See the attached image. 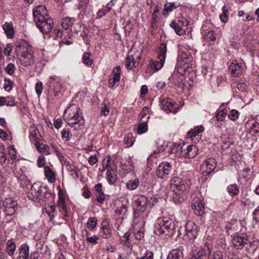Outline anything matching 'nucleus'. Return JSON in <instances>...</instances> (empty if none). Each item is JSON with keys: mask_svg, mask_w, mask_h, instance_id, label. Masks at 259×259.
<instances>
[{"mask_svg": "<svg viewBox=\"0 0 259 259\" xmlns=\"http://www.w3.org/2000/svg\"><path fill=\"white\" fill-rule=\"evenodd\" d=\"M33 19L37 27L44 34L49 33L53 28L54 21L49 17L44 5H39L33 9Z\"/></svg>", "mask_w": 259, "mask_h": 259, "instance_id": "obj_1", "label": "nucleus"}, {"mask_svg": "<svg viewBox=\"0 0 259 259\" xmlns=\"http://www.w3.org/2000/svg\"><path fill=\"white\" fill-rule=\"evenodd\" d=\"M17 53H21L19 61L21 65L24 67L31 66L35 62L33 50L32 46L25 40H21L16 45Z\"/></svg>", "mask_w": 259, "mask_h": 259, "instance_id": "obj_2", "label": "nucleus"}, {"mask_svg": "<svg viewBox=\"0 0 259 259\" xmlns=\"http://www.w3.org/2000/svg\"><path fill=\"white\" fill-rule=\"evenodd\" d=\"M145 221L144 219H140V221H133L132 225V233L126 232L123 237L125 239L124 245L130 246L133 244L137 243L138 240H141L144 237Z\"/></svg>", "mask_w": 259, "mask_h": 259, "instance_id": "obj_3", "label": "nucleus"}, {"mask_svg": "<svg viewBox=\"0 0 259 259\" xmlns=\"http://www.w3.org/2000/svg\"><path fill=\"white\" fill-rule=\"evenodd\" d=\"M27 196L30 200L40 202L52 197L53 194L48 188L42 186L40 183H35L31 186Z\"/></svg>", "mask_w": 259, "mask_h": 259, "instance_id": "obj_4", "label": "nucleus"}, {"mask_svg": "<svg viewBox=\"0 0 259 259\" xmlns=\"http://www.w3.org/2000/svg\"><path fill=\"white\" fill-rule=\"evenodd\" d=\"M176 230V225L171 218L164 217L158 218L155 225L156 234L165 235H172Z\"/></svg>", "mask_w": 259, "mask_h": 259, "instance_id": "obj_5", "label": "nucleus"}, {"mask_svg": "<svg viewBox=\"0 0 259 259\" xmlns=\"http://www.w3.org/2000/svg\"><path fill=\"white\" fill-rule=\"evenodd\" d=\"M79 108L76 104L71 105L64 112V117L67 123L71 127L78 125V127L84 124L83 117L79 113Z\"/></svg>", "mask_w": 259, "mask_h": 259, "instance_id": "obj_6", "label": "nucleus"}, {"mask_svg": "<svg viewBox=\"0 0 259 259\" xmlns=\"http://www.w3.org/2000/svg\"><path fill=\"white\" fill-rule=\"evenodd\" d=\"M148 199L144 195H137L134 197V220L135 221H140V219H144L142 214L147 208Z\"/></svg>", "mask_w": 259, "mask_h": 259, "instance_id": "obj_7", "label": "nucleus"}, {"mask_svg": "<svg viewBox=\"0 0 259 259\" xmlns=\"http://www.w3.org/2000/svg\"><path fill=\"white\" fill-rule=\"evenodd\" d=\"M186 182L178 177H174L170 181V189L177 195H180L186 191Z\"/></svg>", "mask_w": 259, "mask_h": 259, "instance_id": "obj_8", "label": "nucleus"}, {"mask_svg": "<svg viewBox=\"0 0 259 259\" xmlns=\"http://www.w3.org/2000/svg\"><path fill=\"white\" fill-rule=\"evenodd\" d=\"M211 249V245L205 242L203 247L192 251L191 259H209Z\"/></svg>", "mask_w": 259, "mask_h": 259, "instance_id": "obj_9", "label": "nucleus"}, {"mask_svg": "<svg viewBox=\"0 0 259 259\" xmlns=\"http://www.w3.org/2000/svg\"><path fill=\"white\" fill-rule=\"evenodd\" d=\"M217 162L214 158H209L205 160L201 164L200 169L204 176H207L211 173L215 168Z\"/></svg>", "mask_w": 259, "mask_h": 259, "instance_id": "obj_10", "label": "nucleus"}, {"mask_svg": "<svg viewBox=\"0 0 259 259\" xmlns=\"http://www.w3.org/2000/svg\"><path fill=\"white\" fill-rule=\"evenodd\" d=\"M166 46L164 44H162L159 48V52L158 54V61H153L151 66L155 69V71H158L163 66L166 55Z\"/></svg>", "mask_w": 259, "mask_h": 259, "instance_id": "obj_11", "label": "nucleus"}, {"mask_svg": "<svg viewBox=\"0 0 259 259\" xmlns=\"http://www.w3.org/2000/svg\"><path fill=\"white\" fill-rule=\"evenodd\" d=\"M171 170V165L168 162H163L159 164L156 171L158 178L163 179L166 178Z\"/></svg>", "mask_w": 259, "mask_h": 259, "instance_id": "obj_12", "label": "nucleus"}, {"mask_svg": "<svg viewBox=\"0 0 259 259\" xmlns=\"http://www.w3.org/2000/svg\"><path fill=\"white\" fill-rule=\"evenodd\" d=\"M141 53L139 51L134 52L132 55H128L125 59V65L127 69H132L139 65L141 60Z\"/></svg>", "mask_w": 259, "mask_h": 259, "instance_id": "obj_13", "label": "nucleus"}, {"mask_svg": "<svg viewBox=\"0 0 259 259\" xmlns=\"http://www.w3.org/2000/svg\"><path fill=\"white\" fill-rule=\"evenodd\" d=\"M193 60V57L189 53L186 52H180L178 57L177 65L185 69L189 67V64Z\"/></svg>", "mask_w": 259, "mask_h": 259, "instance_id": "obj_14", "label": "nucleus"}, {"mask_svg": "<svg viewBox=\"0 0 259 259\" xmlns=\"http://www.w3.org/2000/svg\"><path fill=\"white\" fill-rule=\"evenodd\" d=\"M17 203L11 198H7L3 201L4 211L7 215L14 214L17 210Z\"/></svg>", "mask_w": 259, "mask_h": 259, "instance_id": "obj_15", "label": "nucleus"}, {"mask_svg": "<svg viewBox=\"0 0 259 259\" xmlns=\"http://www.w3.org/2000/svg\"><path fill=\"white\" fill-rule=\"evenodd\" d=\"M197 233V226L195 224L192 222H188L185 225V239L192 240L196 237Z\"/></svg>", "mask_w": 259, "mask_h": 259, "instance_id": "obj_16", "label": "nucleus"}, {"mask_svg": "<svg viewBox=\"0 0 259 259\" xmlns=\"http://www.w3.org/2000/svg\"><path fill=\"white\" fill-rule=\"evenodd\" d=\"M121 72V68L119 66H116L113 69L112 75L108 80L110 88L114 89L118 85L117 83L120 80Z\"/></svg>", "mask_w": 259, "mask_h": 259, "instance_id": "obj_17", "label": "nucleus"}, {"mask_svg": "<svg viewBox=\"0 0 259 259\" xmlns=\"http://www.w3.org/2000/svg\"><path fill=\"white\" fill-rule=\"evenodd\" d=\"M161 109L167 112L176 113L178 112V106L169 98L163 99L161 102Z\"/></svg>", "mask_w": 259, "mask_h": 259, "instance_id": "obj_18", "label": "nucleus"}, {"mask_svg": "<svg viewBox=\"0 0 259 259\" xmlns=\"http://www.w3.org/2000/svg\"><path fill=\"white\" fill-rule=\"evenodd\" d=\"M191 207L195 214L198 216H202L205 212L203 201L198 198L194 199L193 200Z\"/></svg>", "mask_w": 259, "mask_h": 259, "instance_id": "obj_19", "label": "nucleus"}, {"mask_svg": "<svg viewBox=\"0 0 259 259\" xmlns=\"http://www.w3.org/2000/svg\"><path fill=\"white\" fill-rule=\"evenodd\" d=\"M184 149L181 145L171 144L167 148L166 152L169 154H174L176 157H183Z\"/></svg>", "mask_w": 259, "mask_h": 259, "instance_id": "obj_20", "label": "nucleus"}, {"mask_svg": "<svg viewBox=\"0 0 259 259\" xmlns=\"http://www.w3.org/2000/svg\"><path fill=\"white\" fill-rule=\"evenodd\" d=\"M247 241L248 239L245 235L240 236L235 234L232 239V243L237 249H241L245 244H247Z\"/></svg>", "mask_w": 259, "mask_h": 259, "instance_id": "obj_21", "label": "nucleus"}, {"mask_svg": "<svg viewBox=\"0 0 259 259\" xmlns=\"http://www.w3.org/2000/svg\"><path fill=\"white\" fill-rule=\"evenodd\" d=\"M100 235L104 239H108L111 236V230L107 220L102 222L100 231Z\"/></svg>", "mask_w": 259, "mask_h": 259, "instance_id": "obj_22", "label": "nucleus"}, {"mask_svg": "<svg viewBox=\"0 0 259 259\" xmlns=\"http://www.w3.org/2000/svg\"><path fill=\"white\" fill-rule=\"evenodd\" d=\"M229 69L234 76H239L243 71L242 63H239L237 61H233L229 66Z\"/></svg>", "mask_w": 259, "mask_h": 259, "instance_id": "obj_23", "label": "nucleus"}, {"mask_svg": "<svg viewBox=\"0 0 259 259\" xmlns=\"http://www.w3.org/2000/svg\"><path fill=\"white\" fill-rule=\"evenodd\" d=\"M60 78L59 76L56 75H51L50 77L49 80L48 81V85L49 87L54 88V92L55 96H58L60 92V90L58 89V87H60L59 81Z\"/></svg>", "mask_w": 259, "mask_h": 259, "instance_id": "obj_24", "label": "nucleus"}, {"mask_svg": "<svg viewBox=\"0 0 259 259\" xmlns=\"http://www.w3.org/2000/svg\"><path fill=\"white\" fill-rule=\"evenodd\" d=\"M2 27L8 38H13L15 31L12 22H5Z\"/></svg>", "mask_w": 259, "mask_h": 259, "instance_id": "obj_25", "label": "nucleus"}, {"mask_svg": "<svg viewBox=\"0 0 259 259\" xmlns=\"http://www.w3.org/2000/svg\"><path fill=\"white\" fill-rule=\"evenodd\" d=\"M183 152V157L194 158L197 154V149L194 145H189L186 149H184Z\"/></svg>", "mask_w": 259, "mask_h": 259, "instance_id": "obj_26", "label": "nucleus"}, {"mask_svg": "<svg viewBox=\"0 0 259 259\" xmlns=\"http://www.w3.org/2000/svg\"><path fill=\"white\" fill-rule=\"evenodd\" d=\"M29 138L30 141L35 142H38L37 139H39L40 134L38 129L35 125H31L30 126L29 129Z\"/></svg>", "mask_w": 259, "mask_h": 259, "instance_id": "obj_27", "label": "nucleus"}, {"mask_svg": "<svg viewBox=\"0 0 259 259\" xmlns=\"http://www.w3.org/2000/svg\"><path fill=\"white\" fill-rule=\"evenodd\" d=\"M180 5L175 2H167L164 6L163 15L167 16L168 13L171 12L173 10L177 9Z\"/></svg>", "mask_w": 259, "mask_h": 259, "instance_id": "obj_28", "label": "nucleus"}, {"mask_svg": "<svg viewBox=\"0 0 259 259\" xmlns=\"http://www.w3.org/2000/svg\"><path fill=\"white\" fill-rule=\"evenodd\" d=\"M44 168L45 176L46 177L48 182L50 183H55L56 180V174L55 172L49 166H45Z\"/></svg>", "mask_w": 259, "mask_h": 259, "instance_id": "obj_29", "label": "nucleus"}, {"mask_svg": "<svg viewBox=\"0 0 259 259\" xmlns=\"http://www.w3.org/2000/svg\"><path fill=\"white\" fill-rule=\"evenodd\" d=\"M149 119V116H148L145 120L140 121L141 122L138 125L137 127V132L138 134H142L145 133L148 131V125L147 122Z\"/></svg>", "mask_w": 259, "mask_h": 259, "instance_id": "obj_30", "label": "nucleus"}, {"mask_svg": "<svg viewBox=\"0 0 259 259\" xmlns=\"http://www.w3.org/2000/svg\"><path fill=\"white\" fill-rule=\"evenodd\" d=\"M107 179L110 185L115 183L117 180L116 171L110 167L108 168L107 171Z\"/></svg>", "mask_w": 259, "mask_h": 259, "instance_id": "obj_31", "label": "nucleus"}, {"mask_svg": "<svg viewBox=\"0 0 259 259\" xmlns=\"http://www.w3.org/2000/svg\"><path fill=\"white\" fill-rule=\"evenodd\" d=\"M167 259H183V253L181 249H174L168 254Z\"/></svg>", "mask_w": 259, "mask_h": 259, "instance_id": "obj_32", "label": "nucleus"}, {"mask_svg": "<svg viewBox=\"0 0 259 259\" xmlns=\"http://www.w3.org/2000/svg\"><path fill=\"white\" fill-rule=\"evenodd\" d=\"M19 251V257L22 259H28L29 254V246L25 244L21 245Z\"/></svg>", "mask_w": 259, "mask_h": 259, "instance_id": "obj_33", "label": "nucleus"}, {"mask_svg": "<svg viewBox=\"0 0 259 259\" xmlns=\"http://www.w3.org/2000/svg\"><path fill=\"white\" fill-rule=\"evenodd\" d=\"M35 146L37 150L40 153H43L46 155H49L51 154L50 147L48 145L46 144H40L38 142L35 143Z\"/></svg>", "mask_w": 259, "mask_h": 259, "instance_id": "obj_34", "label": "nucleus"}, {"mask_svg": "<svg viewBox=\"0 0 259 259\" xmlns=\"http://www.w3.org/2000/svg\"><path fill=\"white\" fill-rule=\"evenodd\" d=\"M65 164L67 169L70 172L71 176L75 179L79 177L78 173L76 170L75 167L72 165L69 161H65Z\"/></svg>", "mask_w": 259, "mask_h": 259, "instance_id": "obj_35", "label": "nucleus"}, {"mask_svg": "<svg viewBox=\"0 0 259 259\" xmlns=\"http://www.w3.org/2000/svg\"><path fill=\"white\" fill-rule=\"evenodd\" d=\"M203 130L204 127L202 125H198L194 128L190 130L188 133V136L189 138H193V137H195L199 135V134L202 132Z\"/></svg>", "mask_w": 259, "mask_h": 259, "instance_id": "obj_36", "label": "nucleus"}, {"mask_svg": "<svg viewBox=\"0 0 259 259\" xmlns=\"http://www.w3.org/2000/svg\"><path fill=\"white\" fill-rule=\"evenodd\" d=\"M140 184L139 180L138 179L131 180L126 183V187L129 190H135L139 186Z\"/></svg>", "mask_w": 259, "mask_h": 259, "instance_id": "obj_37", "label": "nucleus"}, {"mask_svg": "<svg viewBox=\"0 0 259 259\" xmlns=\"http://www.w3.org/2000/svg\"><path fill=\"white\" fill-rule=\"evenodd\" d=\"M75 20L71 17H66L62 19L61 25L65 30L68 29L74 23Z\"/></svg>", "mask_w": 259, "mask_h": 259, "instance_id": "obj_38", "label": "nucleus"}, {"mask_svg": "<svg viewBox=\"0 0 259 259\" xmlns=\"http://www.w3.org/2000/svg\"><path fill=\"white\" fill-rule=\"evenodd\" d=\"M16 250V245L14 242L9 240L7 243L6 251L9 255L12 256L14 255Z\"/></svg>", "mask_w": 259, "mask_h": 259, "instance_id": "obj_39", "label": "nucleus"}, {"mask_svg": "<svg viewBox=\"0 0 259 259\" xmlns=\"http://www.w3.org/2000/svg\"><path fill=\"white\" fill-rule=\"evenodd\" d=\"M120 167L124 170L130 171L134 169L133 164L128 161L122 160L120 162Z\"/></svg>", "mask_w": 259, "mask_h": 259, "instance_id": "obj_40", "label": "nucleus"}, {"mask_svg": "<svg viewBox=\"0 0 259 259\" xmlns=\"http://www.w3.org/2000/svg\"><path fill=\"white\" fill-rule=\"evenodd\" d=\"M227 191L231 196L237 195L239 191L236 184L229 185L227 188Z\"/></svg>", "mask_w": 259, "mask_h": 259, "instance_id": "obj_41", "label": "nucleus"}, {"mask_svg": "<svg viewBox=\"0 0 259 259\" xmlns=\"http://www.w3.org/2000/svg\"><path fill=\"white\" fill-rule=\"evenodd\" d=\"M204 39L209 44H213L216 39L215 33L213 31H208L204 36Z\"/></svg>", "mask_w": 259, "mask_h": 259, "instance_id": "obj_42", "label": "nucleus"}, {"mask_svg": "<svg viewBox=\"0 0 259 259\" xmlns=\"http://www.w3.org/2000/svg\"><path fill=\"white\" fill-rule=\"evenodd\" d=\"M61 135L62 140L66 142L70 141V138L72 136L70 130L67 128H63L61 131Z\"/></svg>", "mask_w": 259, "mask_h": 259, "instance_id": "obj_43", "label": "nucleus"}, {"mask_svg": "<svg viewBox=\"0 0 259 259\" xmlns=\"http://www.w3.org/2000/svg\"><path fill=\"white\" fill-rule=\"evenodd\" d=\"M58 206L59 209V211L62 212L65 217H68L69 215V210L68 209L65 204V201L58 202Z\"/></svg>", "mask_w": 259, "mask_h": 259, "instance_id": "obj_44", "label": "nucleus"}, {"mask_svg": "<svg viewBox=\"0 0 259 259\" xmlns=\"http://www.w3.org/2000/svg\"><path fill=\"white\" fill-rule=\"evenodd\" d=\"M170 26L175 30V31L177 34L180 35L183 34L184 31L182 27L175 21H173L170 23Z\"/></svg>", "mask_w": 259, "mask_h": 259, "instance_id": "obj_45", "label": "nucleus"}, {"mask_svg": "<svg viewBox=\"0 0 259 259\" xmlns=\"http://www.w3.org/2000/svg\"><path fill=\"white\" fill-rule=\"evenodd\" d=\"M97 224V219L95 217L90 218L87 223L88 228L90 230L95 229Z\"/></svg>", "mask_w": 259, "mask_h": 259, "instance_id": "obj_46", "label": "nucleus"}, {"mask_svg": "<svg viewBox=\"0 0 259 259\" xmlns=\"http://www.w3.org/2000/svg\"><path fill=\"white\" fill-rule=\"evenodd\" d=\"M91 54L89 52L85 53L82 57V62L87 66H90L93 63V60L91 59Z\"/></svg>", "mask_w": 259, "mask_h": 259, "instance_id": "obj_47", "label": "nucleus"}, {"mask_svg": "<svg viewBox=\"0 0 259 259\" xmlns=\"http://www.w3.org/2000/svg\"><path fill=\"white\" fill-rule=\"evenodd\" d=\"M227 113L228 111L226 109H224L218 111L216 115L217 120L218 121H223L225 119Z\"/></svg>", "mask_w": 259, "mask_h": 259, "instance_id": "obj_48", "label": "nucleus"}, {"mask_svg": "<svg viewBox=\"0 0 259 259\" xmlns=\"http://www.w3.org/2000/svg\"><path fill=\"white\" fill-rule=\"evenodd\" d=\"M7 159L6 150L3 146L0 145V164H3Z\"/></svg>", "mask_w": 259, "mask_h": 259, "instance_id": "obj_49", "label": "nucleus"}, {"mask_svg": "<svg viewBox=\"0 0 259 259\" xmlns=\"http://www.w3.org/2000/svg\"><path fill=\"white\" fill-rule=\"evenodd\" d=\"M19 180L21 187H26L30 184V180L25 176H21L19 178Z\"/></svg>", "mask_w": 259, "mask_h": 259, "instance_id": "obj_50", "label": "nucleus"}, {"mask_svg": "<svg viewBox=\"0 0 259 259\" xmlns=\"http://www.w3.org/2000/svg\"><path fill=\"white\" fill-rule=\"evenodd\" d=\"M250 134L253 136H257L259 135V124L258 123H254L252 124L249 130Z\"/></svg>", "mask_w": 259, "mask_h": 259, "instance_id": "obj_51", "label": "nucleus"}, {"mask_svg": "<svg viewBox=\"0 0 259 259\" xmlns=\"http://www.w3.org/2000/svg\"><path fill=\"white\" fill-rule=\"evenodd\" d=\"M149 113V108L147 107H145L143 108L142 111L140 112L139 115V119L140 121H142V120H145L146 118L148 116H146Z\"/></svg>", "mask_w": 259, "mask_h": 259, "instance_id": "obj_52", "label": "nucleus"}, {"mask_svg": "<svg viewBox=\"0 0 259 259\" xmlns=\"http://www.w3.org/2000/svg\"><path fill=\"white\" fill-rule=\"evenodd\" d=\"M127 211V207L124 205H122L120 207H117L114 210L115 213L118 215L124 214Z\"/></svg>", "mask_w": 259, "mask_h": 259, "instance_id": "obj_53", "label": "nucleus"}, {"mask_svg": "<svg viewBox=\"0 0 259 259\" xmlns=\"http://www.w3.org/2000/svg\"><path fill=\"white\" fill-rule=\"evenodd\" d=\"M223 14H221L220 16V19L222 22L225 23L227 22L228 20L227 13L228 10L227 9L226 6H224L222 8Z\"/></svg>", "mask_w": 259, "mask_h": 259, "instance_id": "obj_54", "label": "nucleus"}, {"mask_svg": "<svg viewBox=\"0 0 259 259\" xmlns=\"http://www.w3.org/2000/svg\"><path fill=\"white\" fill-rule=\"evenodd\" d=\"M4 81V89L7 92H10L12 89V85L14 84V83L11 80H7L6 78L5 79Z\"/></svg>", "mask_w": 259, "mask_h": 259, "instance_id": "obj_55", "label": "nucleus"}, {"mask_svg": "<svg viewBox=\"0 0 259 259\" xmlns=\"http://www.w3.org/2000/svg\"><path fill=\"white\" fill-rule=\"evenodd\" d=\"M6 105L8 106H15L17 105V102L13 97L7 96L6 97Z\"/></svg>", "mask_w": 259, "mask_h": 259, "instance_id": "obj_56", "label": "nucleus"}, {"mask_svg": "<svg viewBox=\"0 0 259 259\" xmlns=\"http://www.w3.org/2000/svg\"><path fill=\"white\" fill-rule=\"evenodd\" d=\"M239 112L236 110H232L228 115L229 117L232 120H235L238 118Z\"/></svg>", "mask_w": 259, "mask_h": 259, "instance_id": "obj_57", "label": "nucleus"}, {"mask_svg": "<svg viewBox=\"0 0 259 259\" xmlns=\"http://www.w3.org/2000/svg\"><path fill=\"white\" fill-rule=\"evenodd\" d=\"M15 66L12 63H9L5 68L6 72L10 75L14 73L15 70Z\"/></svg>", "mask_w": 259, "mask_h": 259, "instance_id": "obj_58", "label": "nucleus"}, {"mask_svg": "<svg viewBox=\"0 0 259 259\" xmlns=\"http://www.w3.org/2000/svg\"><path fill=\"white\" fill-rule=\"evenodd\" d=\"M110 161V157H107L106 159H104V160L102 162V168H100V170L102 172L105 170L106 169L108 168L109 162Z\"/></svg>", "mask_w": 259, "mask_h": 259, "instance_id": "obj_59", "label": "nucleus"}, {"mask_svg": "<svg viewBox=\"0 0 259 259\" xmlns=\"http://www.w3.org/2000/svg\"><path fill=\"white\" fill-rule=\"evenodd\" d=\"M43 87H42V83L41 81H38L35 84V92L36 94L39 96L41 93Z\"/></svg>", "mask_w": 259, "mask_h": 259, "instance_id": "obj_60", "label": "nucleus"}, {"mask_svg": "<svg viewBox=\"0 0 259 259\" xmlns=\"http://www.w3.org/2000/svg\"><path fill=\"white\" fill-rule=\"evenodd\" d=\"M12 49L13 45L11 44H7L4 50V54L7 56H10L12 51Z\"/></svg>", "mask_w": 259, "mask_h": 259, "instance_id": "obj_61", "label": "nucleus"}, {"mask_svg": "<svg viewBox=\"0 0 259 259\" xmlns=\"http://www.w3.org/2000/svg\"><path fill=\"white\" fill-rule=\"evenodd\" d=\"M98 239L99 237L96 235H93L91 237H87L86 238L87 241L94 245L98 243Z\"/></svg>", "mask_w": 259, "mask_h": 259, "instance_id": "obj_62", "label": "nucleus"}, {"mask_svg": "<svg viewBox=\"0 0 259 259\" xmlns=\"http://www.w3.org/2000/svg\"><path fill=\"white\" fill-rule=\"evenodd\" d=\"M96 200L97 202L100 204H102L104 203L105 199V195L103 193H98L96 195Z\"/></svg>", "mask_w": 259, "mask_h": 259, "instance_id": "obj_63", "label": "nucleus"}, {"mask_svg": "<svg viewBox=\"0 0 259 259\" xmlns=\"http://www.w3.org/2000/svg\"><path fill=\"white\" fill-rule=\"evenodd\" d=\"M223 254L221 251H215L211 256L210 259H223Z\"/></svg>", "mask_w": 259, "mask_h": 259, "instance_id": "obj_64", "label": "nucleus"}]
</instances>
